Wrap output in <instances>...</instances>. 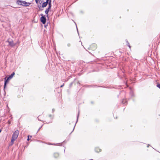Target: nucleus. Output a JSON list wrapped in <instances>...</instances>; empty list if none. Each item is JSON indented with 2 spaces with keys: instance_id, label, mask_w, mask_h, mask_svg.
<instances>
[{
  "instance_id": "nucleus-5",
  "label": "nucleus",
  "mask_w": 160,
  "mask_h": 160,
  "mask_svg": "<svg viewBox=\"0 0 160 160\" xmlns=\"http://www.w3.org/2000/svg\"><path fill=\"white\" fill-rule=\"evenodd\" d=\"M5 81H4V88H5L6 86V85L7 83L8 82L9 80L10 79L8 78H7V77H6L4 78Z\"/></svg>"
},
{
  "instance_id": "nucleus-33",
  "label": "nucleus",
  "mask_w": 160,
  "mask_h": 160,
  "mask_svg": "<svg viewBox=\"0 0 160 160\" xmlns=\"http://www.w3.org/2000/svg\"><path fill=\"white\" fill-rule=\"evenodd\" d=\"M7 107H8V106H7ZM8 108V109H9V108Z\"/></svg>"
},
{
  "instance_id": "nucleus-21",
  "label": "nucleus",
  "mask_w": 160,
  "mask_h": 160,
  "mask_svg": "<svg viewBox=\"0 0 160 160\" xmlns=\"http://www.w3.org/2000/svg\"><path fill=\"white\" fill-rule=\"evenodd\" d=\"M51 7L48 6V7L47 9H48V10H50V9H51Z\"/></svg>"
},
{
  "instance_id": "nucleus-25",
  "label": "nucleus",
  "mask_w": 160,
  "mask_h": 160,
  "mask_svg": "<svg viewBox=\"0 0 160 160\" xmlns=\"http://www.w3.org/2000/svg\"><path fill=\"white\" fill-rule=\"evenodd\" d=\"M64 83H63V84L62 85H61V86H60V88H62V87L64 86Z\"/></svg>"
},
{
  "instance_id": "nucleus-31",
  "label": "nucleus",
  "mask_w": 160,
  "mask_h": 160,
  "mask_svg": "<svg viewBox=\"0 0 160 160\" xmlns=\"http://www.w3.org/2000/svg\"><path fill=\"white\" fill-rule=\"evenodd\" d=\"M2 131V130L1 129H0V133Z\"/></svg>"
},
{
  "instance_id": "nucleus-10",
  "label": "nucleus",
  "mask_w": 160,
  "mask_h": 160,
  "mask_svg": "<svg viewBox=\"0 0 160 160\" xmlns=\"http://www.w3.org/2000/svg\"><path fill=\"white\" fill-rule=\"evenodd\" d=\"M48 4L47 2H43L42 5V8H45L46 7V6Z\"/></svg>"
},
{
  "instance_id": "nucleus-23",
  "label": "nucleus",
  "mask_w": 160,
  "mask_h": 160,
  "mask_svg": "<svg viewBox=\"0 0 160 160\" xmlns=\"http://www.w3.org/2000/svg\"><path fill=\"white\" fill-rule=\"evenodd\" d=\"M36 3H38L39 0H35Z\"/></svg>"
},
{
  "instance_id": "nucleus-12",
  "label": "nucleus",
  "mask_w": 160,
  "mask_h": 160,
  "mask_svg": "<svg viewBox=\"0 0 160 160\" xmlns=\"http://www.w3.org/2000/svg\"><path fill=\"white\" fill-rule=\"evenodd\" d=\"M54 156L55 158H57V157H58V156H59V154L58 153H54Z\"/></svg>"
},
{
  "instance_id": "nucleus-3",
  "label": "nucleus",
  "mask_w": 160,
  "mask_h": 160,
  "mask_svg": "<svg viewBox=\"0 0 160 160\" xmlns=\"http://www.w3.org/2000/svg\"><path fill=\"white\" fill-rule=\"evenodd\" d=\"M42 16L40 18L41 22L43 24H45L46 22V18L45 16H42L43 15L41 14Z\"/></svg>"
},
{
  "instance_id": "nucleus-29",
  "label": "nucleus",
  "mask_w": 160,
  "mask_h": 160,
  "mask_svg": "<svg viewBox=\"0 0 160 160\" xmlns=\"http://www.w3.org/2000/svg\"><path fill=\"white\" fill-rule=\"evenodd\" d=\"M75 125H74V128H73V129L72 131H73V130H74V128H75Z\"/></svg>"
},
{
  "instance_id": "nucleus-7",
  "label": "nucleus",
  "mask_w": 160,
  "mask_h": 160,
  "mask_svg": "<svg viewBox=\"0 0 160 160\" xmlns=\"http://www.w3.org/2000/svg\"><path fill=\"white\" fill-rule=\"evenodd\" d=\"M122 104L126 105L127 104V101L125 99H123L122 101Z\"/></svg>"
},
{
  "instance_id": "nucleus-11",
  "label": "nucleus",
  "mask_w": 160,
  "mask_h": 160,
  "mask_svg": "<svg viewBox=\"0 0 160 160\" xmlns=\"http://www.w3.org/2000/svg\"><path fill=\"white\" fill-rule=\"evenodd\" d=\"M95 152H98L101 151V149H100L98 148H95Z\"/></svg>"
},
{
  "instance_id": "nucleus-32",
  "label": "nucleus",
  "mask_w": 160,
  "mask_h": 160,
  "mask_svg": "<svg viewBox=\"0 0 160 160\" xmlns=\"http://www.w3.org/2000/svg\"><path fill=\"white\" fill-rule=\"evenodd\" d=\"M89 87H92V85H90V86H89Z\"/></svg>"
},
{
  "instance_id": "nucleus-8",
  "label": "nucleus",
  "mask_w": 160,
  "mask_h": 160,
  "mask_svg": "<svg viewBox=\"0 0 160 160\" xmlns=\"http://www.w3.org/2000/svg\"><path fill=\"white\" fill-rule=\"evenodd\" d=\"M30 4H31L30 3H28V2H26L24 1L23 6H25L27 7V6H29L30 5Z\"/></svg>"
},
{
  "instance_id": "nucleus-13",
  "label": "nucleus",
  "mask_w": 160,
  "mask_h": 160,
  "mask_svg": "<svg viewBox=\"0 0 160 160\" xmlns=\"http://www.w3.org/2000/svg\"><path fill=\"white\" fill-rule=\"evenodd\" d=\"M49 10H48V9H46V10L45 11V13L47 14H48V12H49Z\"/></svg>"
},
{
  "instance_id": "nucleus-15",
  "label": "nucleus",
  "mask_w": 160,
  "mask_h": 160,
  "mask_svg": "<svg viewBox=\"0 0 160 160\" xmlns=\"http://www.w3.org/2000/svg\"><path fill=\"white\" fill-rule=\"evenodd\" d=\"M32 137V136H31L28 135V138H27V140L28 141H29L30 139V138H29V137H30V138H31Z\"/></svg>"
},
{
  "instance_id": "nucleus-26",
  "label": "nucleus",
  "mask_w": 160,
  "mask_h": 160,
  "mask_svg": "<svg viewBox=\"0 0 160 160\" xmlns=\"http://www.w3.org/2000/svg\"><path fill=\"white\" fill-rule=\"evenodd\" d=\"M48 4V6L51 7V4Z\"/></svg>"
},
{
  "instance_id": "nucleus-16",
  "label": "nucleus",
  "mask_w": 160,
  "mask_h": 160,
  "mask_svg": "<svg viewBox=\"0 0 160 160\" xmlns=\"http://www.w3.org/2000/svg\"><path fill=\"white\" fill-rule=\"evenodd\" d=\"M38 9H39L38 10H39L40 11H42L43 10V9L41 8L40 6H38Z\"/></svg>"
},
{
  "instance_id": "nucleus-20",
  "label": "nucleus",
  "mask_w": 160,
  "mask_h": 160,
  "mask_svg": "<svg viewBox=\"0 0 160 160\" xmlns=\"http://www.w3.org/2000/svg\"><path fill=\"white\" fill-rule=\"evenodd\" d=\"M52 1L51 0H49L48 4H51Z\"/></svg>"
},
{
  "instance_id": "nucleus-22",
  "label": "nucleus",
  "mask_w": 160,
  "mask_h": 160,
  "mask_svg": "<svg viewBox=\"0 0 160 160\" xmlns=\"http://www.w3.org/2000/svg\"><path fill=\"white\" fill-rule=\"evenodd\" d=\"M49 1V0H46V1L45 2H47V4H48Z\"/></svg>"
},
{
  "instance_id": "nucleus-28",
  "label": "nucleus",
  "mask_w": 160,
  "mask_h": 160,
  "mask_svg": "<svg viewBox=\"0 0 160 160\" xmlns=\"http://www.w3.org/2000/svg\"><path fill=\"white\" fill-rule=\"evenodd\" d=\"M49 145H55V144H51V143H50L49 144Z\"/></svg>"
},
{
  "instance_id": "nucleus-4",
  "label": "nucleus",
  "mask_w": 160,
  "mask_h": 160,
  "mask_svg": "<svg viewBox=\"0 0 160 160\" xmlns=\"http://www.w3.org/2000/svg\"><path fill=\"white\" fill-rule=\"evenodd\" d=\"M7 42H8V43H9V45L10 47H14L17 43H14L13 42V41H12V40L10 41L8 40L7 41Z\"/></svg>"
},
{
  "instance_id": "nucleus-6",
  "label": "nucleus",
  "mask_w": 160,
  "mask_h": 160,
  "mask_svg": "<svg viewBox=\"0 0 160 160\" xmlns=\"http://www.w3.org/2000/svg\"><path fill=\"white\" fill-rule=\"evenodd\" d=\"M24 1L18 0L17 1V4L19 5L23 6Z\"/></svg>"
},
{
  "instance_id": "nucleus-18",
  "label": "nucleus",
  "mask_w": 160,
  "mask_h": 160,
  "mask_svg": "<svg viewBox=\"0 0 160 160\" xmlns=\"http://www.w3.org/2000/svg\"><path fill=\"white\" fill-rule=\"evenodd\" d=\"M73 82H72L70 84V85H69V87L70 88L71 87H72V85L73 84Z\"/></svg>"
},
{
  "instance_id": "nucleus-14",
  "label": "nucleus",
  "mask_w": 160,
  "mask_h": 160,
  "mask_svg": "<svg viewBox=\"0 0 160 160\" xmlns=\"http://www.w3.org/2000/svg\"><path fill=\"white\" fill-rule=\"evenodd\" d=\"M127 45L130 48H131V46L130 45L128 41H127Z\"/></svg>"
},
{
  "instance_id": "nucleus-27",
  "label": "nucleus",
  "mask_w": 160,
  "mask_h": 160,
  "mask_svg": "<svg viewBox=\"0 0 160 160\" xmlns=\"http://www.w3.org/2000/svg\"><path fill=\"white\" fill-rule=\"evenodd\" d=\"M102 87V86H94V87Z\"/></svg>"
},
{
  "instance_id": "nucleus-24",
  "label": "nucleus",
  "mask_w": 160,
  "mask_h": 160,
  "mask_svg": "<svg viewBox=\"0 0 160 160\" xmlns=\"http://www.w3.org/2000/svg\"><path fill=\"white\" fill-rule=\"evenodd\" d=\"M67 46L69 47H70V46H71V44L70 43H68V44H67Z\"/></svg>"
},
{
  "instance_id": "nucleus-17",
  "label": "nucleus",
  "mask_w": 160,
  "mask_h": 160,
  "mask_svg": "<svg viewBox=\"0 0 160 160\" xmlns=\"http://www.w3.org/2000/svg\"><path fill=\"white\" fill-rule=\"evenodd\" d=\"M157 87L160 88V83H158L157 85Z\"/></svg>"
},
{
  "instance_id": "nucleus-30",
  "label": "nucleus",
  "mask_w": 160,
  "mask_h": 160,
  "mask_svg": "<svg viewBox=\"0 0 160 160\" xmlns=\"http://www.w3.org/2000/svg\"><path fill=\"white\" fill-rule=\"evenodd\" d=\"M41 127H41L40 128H39V129H38V131L41 128Z\"/></svg>"
},
{
  "instance_id": "nucleus-19",
  "label": "nucleus",
  "mask_w": 160,
  "mask_h": 160,
  "mask_svg": "<svg viewBox=\"0 0 160 160\" xmlns=\"http://www.w3.org/2000/svg\"><path fill=\"white\" fill-rule=\"evenodd\" d=\"M79 114V111L78 113V115L77 118V121H78V118Z\"/></svg>"
},
{
  "instance_id": "nucleus-9",
  "label": "nucleus",
  "mask_w": 160,
  "mask_h": 160,
  "mask_svg": "<svg viewBox=\"0 0 160 160\" xmlns=\"http://www.w3.org/2000/svg\"><path fill=\"white\" fill-rule=\"evenodd\" d=\"M15 75L14 72H13L11 75H10L8 78L10 79H11L13 77L14 75Z\"/></svg>"
},
{
  "instance_id": "nucleus-1",
  "label": "nucleus",
  "mask_w": 160,
  "mask_h": 160,
  "mask_svg": "<svg viewBox=\"0 0 160 160\" xmlns=\"http://www.w3.org/2000/svg\"><path fill=\"white\" fill-rule=\"evenodd\" d=\"M19 133V131L18 130L15 131L12 135L11 140V144L12 145L14 141L17 138Z\"/></svg>"
},
{
  "instance_id": "nucleus-2",
  "label": "nucleus",
  "mask_w": 160,
  "mask_h": 160,
  "mask_svg": "<svg viewBox=\"0 0 160 160\" xmlns=\"http://www.w3.org/2000/svg\"><path fill=\"white\" fill-rule=\"evenodd\" d=\"M52 118L53 116L52 115H50L47 117L45 122L48 123L52 122Z\"/></svg>"
}]
</instances>
